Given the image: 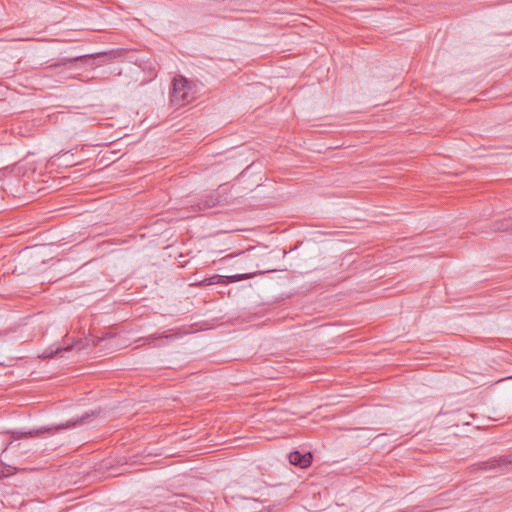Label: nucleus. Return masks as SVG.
<instances>
[{"instance_id": "7ed1b4c3", "label": "nucleus", "mask_w": 512, "mask_h": 512, "mask_svg": "<svg viewBox=\"0 0 512 512\" xmlns=\"http://www.w3.org/2000/svg\"><path fill=\"white\" fill-rule=\"evenodd\" d=\"M221 198L217 193L205 195L199 202L193 205L194 211H205L220 204Z\"/></svg>"}, {"instance_id": "20e7f679", "label": "nucleus", "mask_w": 512, "mask_h": 512, "mask_svg": "<svg viewBox=\"0 0 512 512\" xmlns=\"http://www.w3.org/2000/svg\"><path fill=\"white\" fill-rule=\"evenodd\" d=\"M288 458L292 465L299 466L300 468H307L312 462V454L310 452L302 454L299 451H293L289 454Z\"/></svg>"}, {"instance_id": "0eeeda50", "label": "nucleus", "mask_w": 512, "mask_h": 512, "mask_svg": "<svg viewBox=\"0 0 512 512\" xmlns=\"http://www.w3.org/2000/svg\"><path fill=\"white\" fill-rule=\"evenodd\" d=\"M71 349L70 346H67V347H58L56 348L55 350H52V349H46L43 353V357L44 358H51V357H54V356H57V355H62L63 352H66V351H69Z\"/></svg>"}, {"instance_id": "6e6552de", "label": "nucleus", "mask_w": 512, "mask_h": 512, "mask_svg": "<svg viewBox=\"0 0 512 512\" xmlns=\"http://www.w3.org/2000/svg\"><path fill=\"white\" fill-rule=\"evenodd\" d=\"M509 228H512V219H504L495 223V230L497 231H506Z\"/></svg>"}, {"instance_id": "9d476101", "label": "nucleus", "mask_w": 512, "mask_h": 512, "mask_svg": "<svg viewBox=\"0 0 512 512\" xmlns=\"http://www.w3.org/2000/svg\"><path fill=\"white\" fill-rule=\"evenodd\" d=\"M90 417V414L89 413H86L85 415H83L81 418L75 420L73 423H70L68 422L67 424V427H71V426H75L79 423H82L85 419L89 418Z\"/></svg>"}, {"instance_id": "9b49d317", "label": "nucleus", "mask_w": 512, "mask_h": 512, "mask_svg": "<svg viewBox=\"0 0 512 512\" xmlns=\"http://www.w3.org/2000/svg\"><path fill=\"white\" fill-rule=\"evenodd\" d=\"M154 339H160V338H175L176 335H173V334H162V335H159V336H156V335H153L152 336Z\"/></svg>"}, {"instance_id": "423d86ee", "label": "nucleus", "mask_w": 512, "mask_h": 512, "mask_svg": "<svg viewBox=\"0 0 512 512\" xmlns=\"http://www.w3.org/2000/svg\"><path fill=\"white\" fill-rule=\"evenodd\" d=\"M260 273H262V271H256V272H252V273L235 274V275H231V276H224L225 285L229 284V283H234V282L253 278L254 276H256L257 274H260Z\"/></svg>"}, {"instance_id": "f8f14e48", "label": "nucleus", "mask_w": 512, "mask_h": 512, "mask_svg": "<svg viewBox=\"0 0 512 512\" xmlns=\"http://www.w3.org/2000/svg\"><path fill=\"white\" fill-rule=\"evenodd\" d=\"M4 474V467L3 464L0 463V477Z\"/></svg>"}, {"instance_id": "39448f33", "label": "nucleus", "mask_w": 512, "mask_h": 512, "mask_svg": "<svg viewBox=\"0 0 512 512\" xmlns=\"http://www.w3.org/2000/svg\"><path fill=\"white\" fill-rule=\"evenodd\" d=\"M83 56H76L73 58H63L61 61L56 62L50 66H48L46 69L48 70H55L57 74H63L65 70L71 69L73 65L82 59Z\"/></svg>"}, {"instance_id": "1a4fd4ad", "label": "nucleus", "mask_w": 512, "mask_h": 512, "mask_svg": "<svg viewBox=\"0 0 512 512\" xmlns=\"http://www.w3.org/2000/svg\"><path fill=\"white\" fill-rule=\"evenodd\" d=\"M204 282L207 285H213V284H223L225 285V280L223 275H213L207 279L204 280Z\"/></svg>"}, {"instance_id": "f257e3e1", "label": "nucleus", "mask_w": 512, "mask_h": 512, "mask_svg": "<svg viewBox=\"0 0 512 512\" xmlns=\"http://www.w3.org/2000/svg\"><path fill=\"white\" fill-rule=\"evenodd\" d=\"M197 85L182 75L173 78L169 92L171 104L178 108L195 99Z\"/></svg>"}, {"instance_id": "f03ea898", "label": "nucleus", "mask_w": 512, "mask_h": 512, "mask_svg": "<svg viewBox=\"0 0 512 512\" xmlns=\"http://www.w3.org/2000/svg\"><path fill=\"white\" fill-rule=\"evenodd\" d=\"M512 464V456H502L499 458H492L487 461L479 462L473 466H471L472 471H490V470H499L504 472V467Z\"/></svg>"}]
</instances>
